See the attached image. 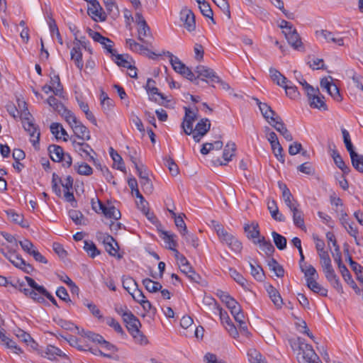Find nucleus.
<instances>
[{"label": "nucleus", "instance_id": "obj_1", "mask_svg": "<svg viewBox=\"0 0 363 363\" xmlns=\"http://www.w3.org/2000/svg\"><path fill=\"white\" fill-rule=\"evenodd\" d=\"M123 321L126 324L128 332L133 335L137 342L140 345H146L147 343V337L139 330L141 323L133 313L123 314Z\"/></svg>", "mask_w": 363, "mask_h": 363}, {"label": "nucleus", "instance_id": "obj_2", "mask_svg": "<svg viewBox=\"0 0 363 363\" xmlns=\"http://www.w3.org/2000/svg\"><path fill=\"white\" fill-rule=\"evenodd\" d=\"M294 345H296V343ZM297 345L298 352L296 358L299 363H322L311 345L298 338Z\"/></svg>", "mask_w": 363, "mask_h": 363}, {"label": "nucleus", "instance_id": "obj_3", "mask_svg": "<svg viewBox=\"0 0 363 363\" xmlns=\"http://www.w3.org/2000/svg\"><path fill=\"white\" fill-rule=\"evenodd\" d=\"M32 118L30 112H27L26 110L23 113V119L21 121L24 130L30 135V142L35 146L37 144H39L40 133L38 126L33 122Z\"/></svg>", "mask_w": 363, "mask_h": 363}, {"label": "nucleus", "instance_id": "obj_4", "mask_svg": "<svg viewBox=\"0 0 363 363\" xmlns=\"http://www.w3.org/2000/svg\"><path fill=\"white\" fill-rule=\"evenodd\" d=\"M91 204L92 209L95 212L99 213L101 211L106 218L118 220L121 217L120 211L117 209L114 206L106 207L98 199H96V201H95L94 199H92L91 201Z\"/></svg>", "mask_w": 363, "mask_h": 363}, {"label": "nucleus", "instance_id": "obj_5", "mask_svg": "<svg viewBox=\"0 0 363 363\" xmlns=\"http://www.w3.org/2000/svg\"><path fill=\"white\" fill-rule=\"evenodd\" d=\"M86 33L94 41L100 43L106 52L111 55H115L116 50L113 49L114 43L108 38L103 36L100 33L93 30L90 28H86Z\"/></svg>", "mask_w": 363, "mask_h": 363}, {"label": "nucleus", "instance_id": "obj_6", "mask_svg": "<svg viewBox=\"0 0 363 363\" xmlns=\"http://www.w3.org/2000/svg\"><path fill=\"white\" fill-rule=\"evenodd\" d=\"M135 18L138 25V39L143 43H147L145 38L152 37L150 28L140 11L135 13Z\"/></svg>", "mask_w": 363, "mask_h": 363}, {"label": "nucleus", "instance_id": "obj_7", "mask_svg": "<svg viewBox=\"0 0 363 363\" xmlns=\"http://www.w3.org/2000/svg\"><path fill=\"white\" fill-rule=\"evenodd\" d=\"M16 267L21 269L26 274H31L34 270L33 267L29 263H27L22 257L16 253L15 250L9 251L8 259Z\"/></svg>", "mask_w": 363, "mask_h": 363}, {"label": "nucleus", "instance_id": "obj_8", "mask_svg": "<svg viewBox=\"0 0 363 363\" xmlns=\"http://www.w3.org/2000/svg\"><path fill=\"white\" fill-rule=\"evenodd\" d=\"M151 84H155V80L151 78L147 79L145 85V89L150 95V99L153 100L162 106H167L166 103L169 102L163 94L159 92V90L155 86H150Z\"/></svg>", "mask_w": 363, "mask_h": 363}, {"label": "nucleus", "instance_id": "obj_9", "mask_svg": "<svg viewBox=\"0 0 363 363\" xmlns=\"http://www.w3.org/2000/svg\"><path fill=\"white\" fill-rule=\"evenodd\" d=\"M320 84L321 88L325 89L336 101H341L342 100L339 88L333 82V78L331 77L323 78L320 80Z\"/></svg>", "mask_w": 363, "mask_h": 363}, {"label": "nucleus", "instance_id": "obj_10", "mask_svg": "<svg viewBox=\"0 0 363 363\" xmlns=\"http://www.w3.org/2000/svg\"><path fill=\"white\" fill-rule=\"evenodd\" d=\"M72 143L74 150L79 155L82 157L87 158L89 161H92L95 164L96 163L94 157L91 155V152L94 153V151L89 144L84 142H77L75 140H72Z\"/></svg>", "mask_w": 363, "mask_h": 363}, {"label": "nucleus", "instance_id": "obj_11", "mask_svg": "<svg viewBox=\"0 0 363 363\" xmlns=\"http://www.w3.org/2000/svg\"><path fill=\"white\" fill-rule=\"evenodd\" d=\"M103 242L104 244L106 251L113 257L118 259L122 258V255L118 252L119 247L116 240L109 235H103Z\"/></svg>", "mask_w": 363, "mask_h": 363}, {"label": "nucleus", "instance_id": "obj_12", "mask_svg": "<svg viewBox=\"0 0 363 363\" xmlns=\"http://www.w3.org/2000/svg\"><path fill=\"white\" fill-rule=\"evenodd\" d=\"M180 19L183 22L184 28L189 32H192L195 30V15L191 10L188 9L186 8L182 9L180 12Z\"/></svg>", "mask_w": 363, "mask_h": 363}, {"label": "nucleus", "instance_id": "obj_13", "mask_svg": "<svg viewBox=\"0 0 363 363\" xmlns=\"http://www.w3.org/2000/svg\"><path fill=\"white\" fill-rule=\"evenodd\" d=\"M87 2H89L91 5V6L88 8V14L94 21H97V18H99L101 21H105L106 18V15L103 11V9L101 6L99 2L97 0H90Z\"/></svg>", "mask_w": 363, "mask_h": 363}, {"label": "nucleus", "instance_id": "obj_14", "mask_svg": "<svg viewBox=\"0 0 363 363\" xmlns=\"http://www.w3.org/2000/svg\"><path fill=\"white\" fill-rule=\"evenodd\" d=\"M195 72L198 74L197 77H201L203 81L205 80L204 78L208 79L211 83L220 81V78L216 75V72L207 67L199 65L196 67Z\"/></svg>", "mask_w": 363, "mask_h": 363}, {"label": "nucleus", "instance_id": "obj_15", "mask_svg": "<svg viewBox=\"0 0 363 363\" xmlns=\"http://www.w3.org/2000/svg\"><path fill=\"white\" fill-rule=\"evenodd\" d=\"M317 37H322L327 43H333L340 46L344 45V39L337 33H333L327 30H320L315 32Z\"/></svg>", "mask_w": 363, "mask_h": 363}, {"label": "nucleus", "instance_id": "obj_16", "mask_svg": "<svg viewBox=\"0 0 363 363\" xmlns=\"http://www.w3.org/2000/svg\"><path fill=\"white\" fill-rule=\"evenodd\" d=\"M270 125H272L277 131H278L286 139V140H293L292 135L287 129L286 125L280 116H277L276 121Z\"/></svg>", "mask_w": 363, "mask_h": 363}, {"label": "nucleus", "instance_id": "obj_17", "mask_svg": "<svg viewBox=\"0 0 363 363\" xmlns=\"http://www.w3.org/2000/svg\"><path fill=\"white\" fill-rule=\"evenodd\" d=\"M259 109L263 118L269 125L272 124L276 121L277 116H279L267 103L259 105Z\"/></svg>", "mask_w": 363, "mask_h": 363}, {"label": "nucleus", "instance_id": "obj_18", "mask_svg": "<svg viewBox=\"0 0 363 363\" xmlns=\"http://www.w3.org/2000/svg\"><path fill=\"white\" fill-rule=\"evenodd\" d=\"M72 129L73 130L75 135L82 140H89L91 138L90 132L88 128L82 124L81 121H78L74 124Z\"/></svg>", "mask_w": 363, "mask_h": 363}, {"label": "nucleus", "instance_id": "obj_19", "mask_svg": "<svg viewBox=\"0 0 363 363\" xmlns=\"http://www.w3.org/2000/svg\"><path fill=\"white\" fill-rule=\"evenodd\" d=\"M253 242L255 245H259V248L265 253L267 257L272 256L275 251L274 247L270 240H267L264 236H262L258 240H253Z\"/></svg>", "mask_w": 363, "mask_h": 363}, {"label": "nucleus", "instance_id": "obj_20", "mask_svg": "<svg viewBox=\"0 0 363 363\" xmlns=\"http://www.w3.org/2000/svg\"><path fill=\"white\" fill-rule=\"evenodd\" d=\"M128 184L130 189H131L132 192H135V195L137 199H140V203H138L139 205H142L140 206L143 211L146 210L147 201L144 199L143 195L140 194L138 186V182L136 179L135 178H130L128 180Z\"/></svg>", "mask_w": 363, "mask_h": 363}, {"label": "nucleus", "instance_id": "obj_21", "mask_svg": "<svg viewBox=\"0 0 363 363\" xmlns=\"http://www.w3.org/2000/svg\"><path fill=\"white\" fill-rule=\"evenodd\" d=\"M236 150V145L235 143L233 142H228L223 150V158L225 161V162H222L220 159L217 160V162L220 165H225L227 162L231 160L233 156L234 155V153Z\"/></svg>", "mask_w": 363, "mask_h": 363}, {"label": "nucleus", "instance_id": "obj_22", "mask_svg": "<svg viewBox=\"0 0 363 363\" xmlns=\"http://www.w3.org/2000/svg\"><path fill=\"white\" fill-rule=\"evenodd\" d=\"M244 230L247 233V237L249 239L258 240L260 236V232L259 230V224L257 222H252L251 224H245Z\"/></svg>", "mask_w": 363, "mask_h": 363}, {"label": "nucleus", "instance_id": "obj_23", "mask_svg": "<svg viewBox=\"0 0 363 363\" xmlns=\"http://www.w3.org/2000/svg\"><path fill=\"white\" fill-rule=\"evenodd\" d=\"M70 55L71 60L74 62L76 67L81 71L84 67L81 48L79 46H74L71 50Z\"/></svg>", "mask_w": 363, "mask_h": 363}, {"label": "nucleus", "instance_id": "obj_24", "mask_svg": "<svg viewBox=\"0 0 363 363\" xmlns=\"http://www.w3.org/2000/svg\"><path fill=\"white\" fill-rule=\"evenodd\" d=\"M50 157L53 162H60L63 158L64 150L57 145H50L48 147Z\"/></svg>", "mask_w": 363, "mask_h": 363}, {"label": "nucleus", "instance_id": "obj_25", "mask_svg": "<svg viewBox=\"0 0 363 363\" xmlns=\"http://www.w3.org/2000/svg\"><path fill=\"white\" fill-rule=\"evenodd\" d=\"M298 206H296V207H293L292 209H291V212L293 213V221L294 225L302 229H306V225L304 223V218H303V213L302 211L298 208Z\"/></svg>", "mask_w": 363, "mask_h": 363}, {"label": "nucleus", "instance_id": "obj_26", "mask_svg": "<svg viewBox=\"0 0 363 363\" xmlns=\"http://www.w3.org/2000/svg\"><path fill=\"white\" fill-rule=\"evenodd\" d=\"M269 74L273 82L280 86H284V84L288 82L291 84V81L288 80L286 77L275 68L271 67L269 69Z\"/></svg>", "mask_w": 363, "mask_h": 363}, {"label": "nucleus", "instance_id": "obj_27", "mask_svg": "<svg viewBox=\"0 0 363 363\" xmlns=\"http://www.w3.org/2000/svg\"><path fill=\"white\" fill-rule=\"evenodd\" d=\"M164 54L169 57V61L174 70L179 74H181L186 67V66L177 57L174 56L170 52L167 51L164 52Z\"/></svg>", "mask_w": 363, "mask_h": 363}, {"label": "nucleus", "instance_id": "obj_28", "mask_svg": "<svg viewBox=\"0 0 363 363\" xmlns=\"http://www.w3.org/2000/svg\"><path fill=\"white\" fill-rule=\"evenodd\" d=\"M267 291L274 304L278 308L281 307L283 301L279 291L272 285L267 286Z\"/></svg>", "mask_w": 363, "mask_h": 363}, {"label": "nucleus", "instance_id": "obj_29", "mask_svg": "<svg viewBox=\"0 0 363 363\" xmlns=\"http://www.w3.org/2000/svg\"><path fill=\"white\" fill-rule=\"evenodd\" d=\"M325 276L328 282H330L331 286L335 289L338 293L342 294L343 292L342 286L335 271L327 273Z\"/></svg>", "mask_w": 363, "mask_h": 363}, {"label": "nucleus", "instance_id": "obj_30", "mask_svg": "<svg viewBox=\"0 0 363 363\" xmlns=\"http://www.w3.org/2000/svg\"><path fill=\"white\" fill-rule=\"evenodd\" d=\"M267 208L273 219L279 222L285 220L284 216L279 213L277 203L274 200L268 202Z\"/></svg>", "mask_w": 363, "mask_h": 363}, {"label": "nucleus", "instance_id": "obj_31", "mask_svg": "<svg viewBox=\"0 0 363 363\" xmlns=\"http://www.w3.org/2000/svg\"><path fill=\"white\" fill-rule=\"evenodd\" d=\"M109 154L112 160H113L114 165L117 164V169L121 172H125V163L121 156L113 148H109Z\"/></svg>", "mask_w": 363, "mask_h": 363}, {"label": "nucleus", "instance_id": "obj_32", "mask_svg": "<svg viewBox=\"0 0 363 363\" xmlns=\"http://www.w3.org/2000/svg\"><path fill=\"white\" fill-rule=\"evenodd\" d=\"M8 218L13 222L14 223L20 225L23 228H28V224L27 222L23 221V217L22 215L18 214L13 210L10 209L6 211Z\"/></svg>", "mask_w": 363, "mask_h": 363}, {"label": "nucleus", "instance_id": "obj_33", "mask_svg": "<svg viewBox=\"0 0 363 363\" xmlns=\"http://www.w3.org/2000/svg\"><path fill=\"white\" fill-rule=\"evenodd\" d=\"M307 286L312 291L316 294H319L322 296H327L328 295V289L323 287L320 284H319L316 281V279H308L307 282Z\"/></svg>", "mask_w": 363, "mask_h": 363}, {"label": "nucleus", "instance_id": "obj_34", "mask_svg": "<svg viewBox=\"0 0 363 363\" xmlns=\"http://www.w3.org/2000/svg\"><path fill=\"white\" fill-rule=\"evenodd\" d=\"M249 266L251 269L252 276L257 281H263L265 276L262 267L259 264H254L251 261H249Z\"/></svg>", "mask_w": 363, "mask_h": 363}, {"label": "nucleus", "instance_id": "obj_35", "mask_svg": "<svg viewBox=\"0 0 363 363\" xmlns=\"http://www.w3.org/2000/svg\"><path fill=\"white\" fill-rule=\"evenodd\" d=\"M268 267L269 269L274 272L277 277H283L284 276V269L283 267L273 257L268 261Z\"/></svg>", "mask_w": 363, "mask_h": 363}, {"label": "nucleus", "instance_id": "obj_36", "mask_svg": "<svg viewBox=\"0 0 363 363\" xmlns=\"http://www.w3.org/2000/svg\"><path fill=\"white\" fill-rule=\"evenodd\" d=\"M114 62L119 67L130 68V62L128 60L129 58L128 55H122L116 53L115 55H111Z\"/></svg>", "mask_w": 363, "mask_h": 363}, {"label": "nucleus", "instance_id": "obj_37", "mask_svg": "<svg viewBox=\"0 0 363 363\" xmlns=\"http://www.w3.org/2000/svg\"><path fill=\"white\" fill-rule=\"evenodd\" d=\"M143 284L145 289L150 293L157 292L162 288V286L160 282L152 281L149 278L144 279L143 280Z\"/></svg>", "mask_w": 363, "mask_h": 363}, {"label": "nucleus", "instance_id": "obj_38", "mask_svg": "<svg viewBox=\"0 0 363 363\" xmlns=\"http://www.w3.org/2000/svg\"><path fill=\"white\" fill-rule=\"evenodd\" d=\"M211 128V122L208 118L201 119L196 125L194 131L200 133V135H205Z\"/></svg>", "mask_w": 363, "mask_h": 363}, {"label": "nucleus", "instance_id": "obj_39", "mask_svg": "<svg viewBox=\"0 0 363 363\" xmlns=\"http://www.w3.org/2000/svg\"><path fill=\"white\" fill-rule=\"evenodd\" d=\"M309 102L310 106L312 108L322 109L323 111H326L328 109V106L324 101V96H323L317 94L316 96L311 97Z\"/></svg>", "mask_w": 363, "mask_h": 363}, {"label": "nucleus", "instance_id": "obj_40", "mask_svg": "<svg viewBox=\"0 0 363 363\" xmlns=\"http://www.w3.org/2000/svg\"><path fill=\"white\" fill-rule=\"evenodd\" d=\"M50 84L54 88V94L60 97H63V87L60 82L59 75H55L53 77H51Z\"/></svg>", "mask_w": 363, "mask_h": 363}, {"label": "nucleus", "instance_id": "obj_41", "mask_svg": "<svg viewBox=\"0 0 363 363\" xmlns=\"http://www.w3.org/2000/svg\"><path fill=\"white\" fill-rule=\"evenodd\" d=\"M288 43L296 50H300L302 48L303 44L297 31H294L286 37Z\"/></svg>", "mask_w": 363, "mask_h": 363}, {"label": "nucleus", "instance_id": "obj_42", "mask_svg": "<svg viewBox=\"0 0 363 363\" xmlns=\"http://www.w3.org/2000/svg\"><path fill=\"white\" fill-rule=\"evenodd\" d=\"M272 236L274 245H276L278 250H283L286 247L287 240L284 236L279 234L275 231H273L272 233Z\"/></svg>", "mask_w": 363, "mask_h": 363}, {"label": "nucleus", "instance_id": "obj_43", "mask_svg": "<svg viewBox=\"0 0 363 363\" xmlns=\"http://www.w3.org/2000/svg\"><path fill=\"white\" fill-rule=\"evenodd\" d=\"M350 158L353 167L359 172L363 173V155L354 152Z\"/></svg>", "mask_w": 363, "mask_h": 363}, {"label": "nucleus", "instance_id": "obj_44", "mask_svg": "<svg viewBox=\"0 0 363 363\" xmlns=\"http://www.w3.org/2000/svg\"><path fill=\"white\" fill-rule=\"evenodd\" d=\"M285 89L286 94L291 99H298L300 96V93L298 91L297 87L294 85L292 83L290 84L289 82L284 84V86H282Z\"/></svg>", "mask_w": 363, "mask_h": 363}, {"label": "nucleus", "instance_id": "obj_45", "mask_svg": "<svg viewBox=\"0 0 363 363\" xmlns=\"http://www.w3.org/2000/svg\"><path fill=\"white\" fill-rule=\"evenodd\" d=\"M300 268L301 272L304 273L306 279V283L308 282V279L314 280L318 279V274L317 273V271L312 265H308L304 267L302 264H301Z\"/></svg>", "mask_w": 363, "mask_h": 363}, {"label": "nucleus", "instance_id": "obj_46", "mask_svg": "<svg viewBox=\"0 0 363 363\" xmlns=\"http://www.w3.org/2000/svg\"><path fill=\"white\" fill-rule=\"evenodd\" d=\"M123 287L129 293L137 289L138 284L135 279L130 277H123L122 279Z\"/></svg>", "mask_w": 363, "mask_h": 363}, {"label": "nucleus", "instance_id": "obj_47", "mask_svg": "<svg viewBox=\"0 0 363 363\" xmlns=\"http://www.w3.org/2000/svg\"><path fill=\"white\" fill-rule=\"evenodd\" d=\"M60 114L65 119L71 128L79 121L74 113L70 110H68L66 107L60 113Z\"/></svg>", "mask_w": 363, "mask_h": 363}, {"label": "nucleus", "instance_id": "obj_48", "mask_svg": "<svg viewBox=\"0 0 363 363\" xmlns=\"http://www.w3.org/2000/svg\"><path fill=\"white\" fill-rule=\"evenodd\" d=\"M230 277L238 284H240L243 289H247V281L244 278V277L240 274L238 272H237L235 269L230 268Z\"/></svg>", "mask_w": 363, "mask_h": 363}, {"label": "nucleus", "instance_id": "obj_49", "mask_svg": "<svg viewBox=\"0 0 363 363\" xmlns=\"http://www.w3.org/2000/svg\"><path fill=\"white\" fill-rule=\"evenodd\" d=\"M48 25H49V28H50V31L51 34L52 35L55 34L57 39V42L60 45H62L63 44L62 38L60 35V33L59 31L58 27L56 24V22L52 16H49Z\"/></svg>", "mask_w": 363, "mask_h": 363}, {"label": "nucleus", "instance_id": "obj_50", "mask_svg": "<svg viewBox=\"0 0 363 363\" xmlns=\"http://www.w3.org/2000/svg\"><path fill=\"white\" fill-rule=\"evenodd\" d=\"M104 4L108 13L113 17L119 15V10L115 0H104Z\"/></svg>", "mask_w": 363, "mask_h": 363}, {"label": "nucleus", "instance_id": "obj_51", "mask_svg": "<svg viewBox=\"0 0 363 363\" xmlns=\"http://www.w3.org/2000/svg\"><path fill=\"white\" fill-rule=\"evenodd\" d=\"M84 249L92 258L100 254V251L92 241L85 240Z\"/></svg>", "mask_w": 363, "mask_h": 363}, {"label": "nucleus", "instance_id": "obj_52", "mask_svg": "<svg viewBox=\"0 0 363 363\" xmlns=\"http://www.w3.org/2000/svg\"><path fill=\"white\" fill-rule=\"evenodd\" d=\"M342 134L343 137V141L345 145L347 150L350 153V156L353 155V153L356 152L354 150V146L351 142L350 136L349 132L346 129H342Z\"/></svg>", "mask_w": 363, "mask_h": 363}, {"label": "nucleus", "instance_id": "obj_53", "mask_svg": "<svg viewBox=\"0 0 363 363\" xmlns=\"http://www.w3.org/2000/svg\"><path fill=\"white\" fill-rule=\"evenodd\" d=\"M74 169L80 175L89 176L92 174V168L86 163L82 162L74 165Z\"/></svg>", "mask_w": 363, "mask_h": 363}, {"label": "nucleus", "instance_id": "obj_54", "mask_svg": "<svg viewBox=\"0 0 363 363\" xmlns=\"http://www.w3.org/2000/svg\"><path fill=\"white\" fill-rule=\"evenodd\" d=\"M78 333L81 335L83 337H86L89 340L94 342H101L102 340V336L94 333L91 331H85L84 329H82L81 331H78Z\"/></svg>", "mask_w": 363, "mask_h": 363}, {"label": "nucleus", "instance_id": "obj_55", "mask_svg": "<svg viewBox=\"0 0 363 363\" xmlns=\"http://www.w3.org/2000/svg\"><path fill=\"white\" fill-rule=\"evenodd\" d=\"M164 164L166 167H167L170 174L172 176H177L179 174V167H178L177 164L175 163L174 160L172 157H169L165 158L164 159Z\"/></svg>", "mask_w": 363, "mask_h": 363}, {"label": "nucleus", "instance_id": "obj_56", "mask_svg": "<svg viewBox=\"0 0 363 363\" xmlns=\"http://www.w3.org/2000/svg\"><path fill=\"white\" fill-rule=\"evenodd\" d=\"M201 13L206 18H210L213 23H216L213 18V12L209 4L206 1L204 4L199 6Z\"/></svg>", "mask_w": 363, "mask_h": 363}, {"label": "nucleus", "instance_id": "obj_57", "mask_svg": "<svg viewBox=\"0 0 363 363\" xmlns=\"http://www.w3.org/2000/svg\"><path fill=\"white\" fill-rule=\"evenodd\" d=\"M104 320H106V324L108 326L113 328L116 333L121 334V335H125L124 330H123L121 325L113 318L107 317Z\"/></svg>", "mask_w": 363, "mask_h": 363}, {"label": "nucleus", "instance_id": "obj_58", "mask_svg": "<svg viewBox=\"0 0 363 363\" xmlns=\"http://www.w3.org/2000/svg\"><path fill=\"white\" fill-rule=\"evenodd\" d=\"M162 239L168 245V249L174 250V247L177 246V242L174 240V235L168 231H162Z\"/></svg>", "mask_w": 363, "mask_h": 363}, {"label": "nucleus", "instance_id": "obj_59", "mask_svg": "<svg viewBox=\"0 0 363 363\" xmlns=\"http://www.w3.org/2000/svg\"><path fill=\"white\" fill-rule=\"evenodd\" d=\"M69 216L76 225H84V223L82 222L84 215L79 211L70 210L69 211Z\"/></svg>", "mask_w": 363, "mask_h": 363}, {"label": "nucleus", "instance_id": "obj_60", "mask_svg": "<svg viewBox=\"0 0 363 363\" xmlns=\"http://www.w3.org/2000/svg\"><path fill=\"white\" fill-rule=\"evenodd\" d=\"M249 361L250 363H266L262 355L256 350H251L248 352Z\"/></svg>", "mask_w": 363, "mask_h": 363}, {"label": "nucleus", "instance_id": "obj_61", "mask_svg": "<svg viewBox=\"0 0 363 363\" xmlns=\"http://www.w3.org/2000/svg\"><path fill=\"white\" fill-rule=\"evenodd\" d=\"M47 102L51 107L54 108V110L57 111L59 113L65 108L64 104L53 96H49L47 99Z\"/></svg>", "mask_w": 363, "mask_h": 363}, {"label": "nucleus", "instance_id": "obj_62", "mask_svg": "<svg viewBox=\"0 0 363 363\" xmlns=\"http://www.w3.org/2000/svg\"><path fill=\"white\" fill-rule=\"evenodd\" d=\"M297 170L307 175H313L315 169L311 162H306L298 166Z\"/></svg>", "mask_w": 363, "mask_h": 363}, {"label": "nucleus", "instance_id": "obj_63", "mask_svg": "<svg viewBox=\"0 0 363 363\" xmlns=\"http://www.w3.org/2000/svg\"><path fill=\"white\" fill-rule=\"evenodd\" d=\"M84 304L89 308L91 314L97 318L99 320L104 321V318L103 317L101 311L97 307L96 305H95L93 303H84Z\"/></svg>", "mask_w": 363, "mask_h": 363}, {"label": "nucleus", "instance_id": "obj_64", "mask_svg": "<svg viewBox=\"0 0 363 363\" xmlns=\"http://www.w3.org/2000/svg\"><path fill=\"white\" fill-rule=\"evenodd\" d=\"M272 152L276 157V158L281 162V163H284V155L282 154L283 148L279 143L278 144H272L271 145Z\"/></svg>", "mask_w": 363, "mask_h": 363}]
</instances>
